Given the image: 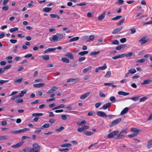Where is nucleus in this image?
Wrapping results in <instances>:
<instances>
[{"label": "nucleus", "instance_id": "obj_22", "mask_svg": "<svg viewBox=\"0 0 152 152\" xmlns=\"http://www.w3.org/2000/svg\"><path fill=\"white\" fill-rule=\"evenodd\" d=\"M133 52H130L128 54H126V53L123 54L122 55H123V57L124 56H126V57H131L132 55L133 54Z\"/></svg>", "mask_w": 152, "mask_h": 152}, {"label": "nucleus", "instance_id": "obj_34", "mask_svg": "<svg viewBox=\"0 0 152 152\" xmlns=\"http://www.w3.org/2000/svg\"><path fill=\"white\" fill-rule=\"evenodd\" d=\"M50 126L49 124L45 123L40 128L41 129H43L44 128H48Z\"/></svg>", "mask_w": 152, "mask_h": 152}, {"label": "nucleus", "instance_id": "obj_35", "mask_svg": "<svg viewBox=\"0 0 152 152\" xmlns=\"http://www.w3.org/2000/svg\"><path fill=\"white\" fill-rule=\"evenodd\" d=\"M64 129V126H61L59 128L55 129V131L56 132H60L63 130Z\"/></svg>", "mask_w": 152, "mask_h": 152}, {"label": "nucleus", "instance_id": "obj_52", "mask_svg": "<svg viewBox=\"0 0 152 152\" xmlns=\"http://www.w3.org/2000/svg\"><path fill=\"white\" fill-rule=\"evenodd\" d=\"M139 96H136L133 97L131 99L134 101H136L139 99Z\"/></svg>", "mask_w": 152, "mask_h": 152}, {"label": "nucleus", "instance_id": "obj_41", "mask_svg": "<svg viewBox=\"0 0 152 152\" xmlns=\"http://www.w3.org/2000/svg\"><path fill=\"white\" fill-rule=\"evenodd\" d=\"M129 73L130 74H133L135 73L136 72V69L134 68L131 69L128 71Z\"/></svg>", "mask_w": 152, "mask_h": 152}, {"label": "nucleus", "instance_id": "obj_40", "mask_svg": "<svg viewBox=\"0 0 152 152\" xmlns=\"http://www.w3.org/2000/svg\"><path fill=\"white\" fill-rule=\"evenodd\" d=\"M19 130V133H23L25 131H27L29 130V129L28 128H25L23 129H20L19 130Z\"/></svg>", "mask_w": 152, "mask_h": 152}, {"label": "nucleus", "instance_id": "obj_7", "mask_svg": "<svg viewBox=\"0 0 152 152\" xmlns=\"http://www.w3.org/2000/svg\"><path fill=\"white\" fill-rule=\"evenodd\" d=\"M119 132L118 131H114L110 133L107 136V137L109 138H113L114 136L117 135Z\"/></svg>", "mask_w": 152, "mask_h": 152}, {"label": "nucleus", "instance_id": "obj_50", "mask_svg": "<svg viewBox=\"0 0 152 152\" xmlns=\"http://www.w3.org/2000/svg\"><path fill=\"white\" fill-rule=\"evenodd\" d=\"M119 43L118 41L116 39L113 40L111 42V44L113 45H118Z\"/></svg>", "mask_w": 152, "mask_h": 152}, {"label": "nucleus", "instance_id": "obj_29", "mask_svg": "<svg viewBox=\"0 0 152 152\" xmlns=\"http://www.w3.org/2000/svg\"><path fill=\"white\" fill-rule=\"evenodd\" d=\"M84 133L87 136H90L93 135L94 133L91 132L89 131H86L84 132Z\"/></svg>", "mask_w": 152, "mask_h": 152}, {"label": "nucleus", "instance_id": "obj_5", "mask_svg": "<svg viewBox=\"0 0 152 152\" xmlns=\"http://www.w3.org/2000/svg\"><path fill=\"white\" fill-rule=\"evenodd\" d=\"M49 39L51 42H55L56 41H60L61 40V38L58 37V35H53L52 36V38H50Z\"/></svg>", "mask_w": 152, "mask_h": 152}, {"label": "nucleus", "instance_id": "obj_62", "mask_svg": "<svg viewBox=\"0 0 152 152\" xmlns=\"http://www.w3.org/2000/svg\"><path fill=\"white\" fill-rule=\"evenodd\" d=\"M9 81V80H0V84H3L4 83H7Z\"/></svg>", "mask_w": 152, "mask_h": 152}, {"label": "nucleus", "instance_id": "obj_51", "mask_svg": "<svg viewBox=\"0 0 152 152\" xmlns=\"http://www.w3.org/2000/svg\"><path fill=\"white\" fill-rule=\"evenodd\" d=\"M145 60L144 58L138 59L137 60V62L139 63H143L145 61Z\"/></svg>", "mask_w": 152, "mask_h": 152}, {"label": "nucleus", "instance_id": "obj_57", "mask_svg": "<svg viewBox=\"0 0 152 152\" xmlns=\"http://www.w3.org/2000/svg\"><path fill=\"white\" fill-rule=\"evenodd\" d=\"M99 51L97 52H92L90 53V55H95L99 54Z\"/></svg>", "mask_w": 152, "mask_h": 152}, {"label": "nucleus", "instance_id": "obj_63", "mask_svg": "<svg viewBox=\"0 0 152 152\" xmlns=\"http://www.w3.org/2000/svg\"><path fill=\"white\" fill-rule=\"evenodd\" d=\"M86 58L85 57H80L79 58L78 61H79L81 62L85 60Z\"/></svg>", "mask_w": 152, "mask_h": 152}, {"label": "nucleus", "instance_id": "obj_23", "mask_svg": "<svg viewBox=\"0 0 152 152\" xmlns=\"http://www.w3.org/2000/svg\"><path fill=\"white\" fill-rule=\"evenodd\" d=\"M152 140H148V143L147 148H150L152 147Z\"/></svg>", "mask_w": 152, "mask_h": 152}, {"label": "nucleus", "instance_id": "obj_28", "mask_svg": "<svg viewBox=\"0 0 152 152\" xmlns=\"http://www.w3.org/2000/svg\"><path fill=\"white\" fill-rule=\"evenodd\" d=\"M42 57L43 59L45 60H48L49 59V56L48 55L42 56Z\"/></svg>", "mask_w": 152, "mask_h": 152}, {"label": "nucleus", "instance_id": "obj_9", "mask_svg": "<svg viewBox=\"0 0 152 152\" xmlns=\"http://www.w3.org/2000/svg\"><path fill=\"white\" fill-rule=\"evenodd\" d=\"M23 142H20L15 145H14L11 146L12 147L14 148H19L23 144Z\"/></svg>", "mask_w": 152, "mask_h": 152}, {"label": "nucleus", "instance_id": "obj_60", "mask_svg": "<svg viewBox=\"0 0 152 152\" xmlns=\"http://www.w3.org/2000/svg\"><path fill=\"white\" fill-rule=\"evenodd\" d=\"M62 119L64 120H65L67 119V117L66 115H61Z\"/></svg>", "mask_w": 152, "mask_h": 152}, {"label": "nucleus", "instance_id": "obj_59", "mask_svg": "<svg viewBox=\"0 0 152 152\" xmlns=\"http://www.w3.org/2000/svg\"><path fill=\"white\" fill-rule=\"evenodd\" d=\"M65 108L69 110H71L72 109V106L71 104H69L68 106L66 107Z\"/></svg>", "mask_w": 152, "mask_h": 152}, {"label": "nucleus", "instance_id": "obj_54", "mask_svg": "<svg viewBox=\"0 0 152 152\" xmlns=\"http://www.w3.org/2000/svg\"><path fill=\"white\" fill-rule=\"evenodd\" d=\"M147 99V98L146 96L143 97L141 98L140 99V102H143L146 100Z\"/></svg>", "mask_w": 152, "mask_h": 152}, {"label": "nucleus", "instance_id": "obj_56", "mask_svg": "<svg viewBox=\"0 0 152 152\" xmlns=\"http://www.w3.org/2000/svg\"><path fill=\"white\" fill-rule=\"evenodd\" d=\"M110 100L113 102H114L116 101L115 98L114 96H112L110 98Z\"/></svg>", "mask_w": 152, "mask_h": 152}, {"label": "nucleus", "instance_id": "obj_21", "mask_svg": "<svg viewBox=\"0 0 152 152\" xmlns=\"http://www.w3.org/2000/svg\"><path fill=\"white\" fill-rule=\"evenodd\" d=\"M118 94L119 95H122L123 96H127L129 94V93H127L123 91H119L118 92Z\"/></svg>", "mask_w": 152, "mask_h": 152}, {"label": "nucleus", "instance_id": "obj_13", "mask_svg": "<svg viewBox=\"0 0 152 152\" xmlns=\"http://www.w3.org/2000/svg\"><path fill=\"white\" fill-rule=\"evenodd\" d=\"M152 82V80L150 79H148L143 81L142 83H141L142 85L148 84Z\"/></svg>", "mask_w": 152, "mask_h": 152}, {"label": "nucleus", "instance_id": "obj_64", "mask_svg": "<svg viewBox=\"0 0 152 152\" xmlns=\"http://www.w3.org/2000/svg\"><path fill=\"white\" fill-rule=\"evenodd\" d=\"M99 95L100 96L102 97H105L106 96L105 94L102 92H99Z\"/></svg>", "mask_w": 152, "mask_h": 152}, {"label": "nucleus", "instance_id": "obj_24", "mask_svg": "<svg viewBox=\"0 0 152 152\" xmlns=\"http://www.w3.org/2000/svg\"><path fill=\"white\" fill-rule=\"evenodd\" d=\"M111 104V103H108L104 104L103 106V108L104 110L106 109L110 106Z\"/></svg>", "mask_w": 152, "mask_h": 152}, {"label": "nucleus", "instance_id": "obj_17", "mask_svg": "<svg viewBox=\"0 0 152 152\" xmlns=\"http://www.w3.org/2000/svg\"><path fill=\"white\" fill-rule=\"evenodd\" d=\"M24 152H33L32 148H26L22 149Z\"/></svg>", "mask_w": 152, "mask_h": 152}, {"label": "nucleus", "instance_id": "obj_12", "mask_svg": "<svg viewBox=\"0 0 152 152\" xmlns=\"http://www.w3.org/2000/svg\"><path fill=\"white\" fill-rule=\"evenodd\" d=\"M91 92H88L84 94L81 95L80 97V98L81 99H84L87 98L90 94Z\"/></svg>", "mask_w": 152, "mask_h": 152}, {"label": "nucleus", "instance_id": "obj_61", "mask_svg": "<svg viewBox=\"0 0 152 152\" xmlns=\"http://www.w3.org/2000/svg\"><path fill=\"white\" fill-rule=\"evenodd\" d=\"M69 150V149L68 148H64V149H58V151H61V152L63 151H64V152H66V151H68Z\"/></svg>", "mask_w": 152, "mask_h": 152}, {"label": "nucleus", "instance_id": "obj_39", "mask_svg": "<svg viewBox=\"0 0 152 152\" xmlns=\"http://www.w3.org/2000/svg\"><path fill=\"white\" fill-rule=\"evenodd\" d=\"M79 39V37H74L70 39L69 40V42H71L73 41H77Z\"/></svg>", "mask_w": 152, "mask_h": 152}, {"label": "nucleus", "instance_id": "obj_55", "mask_svg": "<svg viewBox=\"0 0 152 152\" xmlns=\"http://www.w3.org/2000/svg\"><path fill=\"white\" fill-rule=\"evenodd\" d=\"M11 65H9L4 67L3 68L4 71V72L6 70H7L9 69L11 67Z\"/></svg>", "mask_w": 152, "mask_h": 152}, {"label": "nucleus", "instance_id": "obj_32", "mask_svg": "<svg viewBox=\"0 0 152 152\" xmlns=\"http://www.w3.org/2000/svg\"><path fill=\"white\" fill-rule=\"evenodd\" d=\"M107 68V66L106 64H104V66H102L99 67V68L100 70H102L106 69Z\"/></svg>", "mask_w": 152, "mask_h": 152}, {"label": "nucleus", "instance_id": "obj_26", "mask_svg": "<svg viewBox=\"0 0 152 152\" xmlns=\"http://www.w3.org/2000/svg\"><path fill=\"white\" fill-rule=\"evenodd\" d=\"M26 90H24L23 91H21L19 95H18L19 96V97H22L24 95V94H26Z\"/></svg>", "mask_w": 152, "mask_h": 152}, {"label": "nucleus", "instance_id": "obj_18", "mask_svg": "<svg viewBox=\"0 0 152 152\" xmlns=\"http://www.w3.org/2000/svg\"><path fill=\"white\" fill-rule=\"evenodd\" d=\"M122 28L123 27H121L120 28L115 29L113 31L112 33L113 34H115L117 33L118 32L122 30Z\"/></svg>", "mask_w": 152, "mask_h": 152}, {"label": "nucleus", "instance_id": "obj_27", "mask_svg": "<svg viewBox=\"0 0 152 152\" xmlns=\"http://www.w3.org/2000/svg\"><path fill=\"white\" fill-rule=\"evenodd\" d=\"M61 60L64 62L68 63L69 62V60L66 57L62 58H61Z\"/></svg>", "mask_w": 152, "mask_h": 152}, {"label": "nucleus", "instance_id": "obj_20", "mask_svg": "<svg viewBox=\"0 0 152 152\" xmlns=\"http://www.w3.org/2000/svg\"><path fill=\"white\" fill-rule=\"evenodd\" d=\"M8 139V136L7 135L0 136V140H6Z\"/></svg>", "mask_w": 152, "mask_h": 152}, {"label": "nucleus", "instance_id": "obj_2", "mask_svg": "<svg viewBox=\"0 0 152 152\" xmlns=\"http://www.w3.org/2000/svg\"><path fill=\"white\" fill-rule=\"evenodd\" d=\"M33 152H39L40 149V147L37 143H34L32 148Z\"/></svg>", "mask_w": 152, "mask_h": 152}, {"label": "nucleus", "instance_id": "obj_11", "mask_svg": "<svg viewBox=\"0 0 152 152\" xmlns=\"http://www.w3.org/2000/svg\"><path fill=\"white\" fill-rule=\"evenodd\" d=\"M97 115L98 116L103 117H106L107 115L106 114L102 111H98L97 112Z\"/></svg>", "mask_w": 152, "mask_h": 152}, {"label": "nucleus", "instance_id": "obj_48", "mask_svg": "<svg viewBox=\"0 0 152 152\" xmlns=\"http://www.w3.org/2000/svg\"><path fill=\"white\" fill-rule=\"evenodd\" d=\"M111 72L110 71H108L106 74L104 75V77L106 78H108L111 75Z\"/></svg>", "mask_w": 152, "mask_h": 152}, {"label": "nucleus", "instance_id": "obj_3", "mask_svg": "<svg viewBox=\"0 0 152 152\" xmlns=\"http://www.w3.org/2000/svg\"><path fill=\"white\" fill-rule=\"evenodd\" d=\"M121 121V118H118L113 121L109 124L110 127L113 126L118 124Z\"/></svg>", "mask_w": 152, "mask_h": 152}, {"label": "nucleus", "instance_id": "obj_4", "mask_svg": "<svg viewBox=\"0 0 152 152\" xmlns=\"http://www.w3.org/2000/svg\"><path fill=\"white\" fill-rule=\"evenodd\" d=\"M147 38V37H143L138 41V42L140 43L141 45H143L148 42V40L146 39Z\"/></svg>", "mask_w": 152, "mask_h": 152}, {"label": "nucleus", "instance_id": "obj_42", "mask_svg": "<svg viewBox=\"0 0 152 152\" xmlns=\"http://www.w3.org/2000/svg\"><path fill=\"white\" fill-rule=\"evenodd\" d=\"M86 121L85 120H83L80 123H77V124L79 126H81L83 124H86Z\"/></svg>", "mask_w": 152, "mask_h": 152}, {"label": "nucleus", "instance_id": "obj_30", "mask_svg": "<svg viewBox=\"0 0 152 152\" xmlns=\"http://www.w3.org/2000/svg\"><path fill=\"white\" fill-rule=\"evenodd\" d=\"M123 56L122 54L118 56H115L112 57V58L114 60L120 58H123Z\"/></svg>", "mask_w": 152, "mask_h": 152}, {"label": "nucleus", "instance_id": "obj_36", "mask_svg": "<svg viewBox=\"0 0 152 152\" xmlns=\"http://www.w3.org/2000/svg\"><path fill=\"white\" fill-rule=\"evenodd\" d=\"M50 16L52 18H60L56 14H51Z\"/></svg>", "mask_w": 152, "mask_h": 152}, {"label": "nucleus", "instance_id": "obj_31", "mask_svg": "<svg viewBox=\"0 0 152 152\" xmlns=\"http://www.w3.org/2000/svg\"><path fill=\"white\" fill-rule=\"evenodd\" d=\"M65 106V105L64 104H61L60 105L57 106L53 108V110H56V109H59L61 108H64Z\"/></svg>", "mask_w": 152, "mask_h": 152}, {"label": "nucleus", "instance_id": "obj_47", "mask_svg": "<svg viewBox=\"0 0 152 152\" xmlns=\"http://www.w3.org/2000/svg\"><path fill=\"white\" fill-rule=\"evenodd\" d=\"M94 38V35H91L89 38L88 40H87L88 42H90L93 41Z\"/></svg>", "mask_w": 152, "mask_h": 152}, {"label": "nucleus", "instance_id": "obj_49", "mask_svg": "<svg viewBox=\"0 0 152 152\" xmlns=\"http://www.w3.org/2000/svg\"><path fill=\"white\" fill-rule=\"evenodd\" d=\"M105 13L104 12L101 14L99 17L98 19H103L105 17Z\"/></svg>", "mask_w": 152, "mask_h": 152}, {"label": "nucleus", "instance_id": "obj_6", "mask_svg": "<svg viewBox=\"0 0 152 152\" xmlns=\"http://www.w3.org/2000/svg\"><path fill=\"white\" fill-rule=\"evenodd\" d=\"M89 128V126L87 125H84L81 127H78L77 131L79 132H82L88 129Z\"/></svg>", "mask_w": 152, "mask_h": 152}, {"label": "nucleus", "instance_id": "obj_15", "mask_svg": "<svg viewBox=\"0 0 152 152\" xmlns=\"http://www.w3.org/2000/svg\"><path fill=\"white\" fill-rule=\"evenodd\" d=\"M45 85V84L44 83H40L38 84H34L33 85L34 87L39 88Z\"/></svg>", "mask_w": 152, "mask_h": 152}, {"label": "nucleus", "instance_id": "obj_43", "mask_svg": "<svg viewBox=\"0 0 152 152\" xmlns=\"http://www.w3.org/2000/svg\"><path fill=\"white\" fill-rule=\"evenodd\" d=\"M88 53V51H83L79 53L78 54L80 55L83 56L85 55L86 54H87Z\"/></svg>", "mask_w": 152, "mask_h": 152}, {"label": "nucleus", "instance_id": "obj_1", "mask_svg": "<svg viewBox=\"0 0 152 152\" xmlns=\"http://www.w3.org/2000/svg\"><path fill=\"white\" fill-rule=\"evenodd\" d=\"M126 130H122L119 134L117 135L116 138L118 139H120L123 138L126 134Z\"/></svg>", "mask_w": 152, "mask_h": 152}, {"label": "nucleus", "instance_id": "obj_38", "mask_svg": "<svg viewBox=\"0 0 152 152\" xmlns=\"http://www.w3.org/2000/svg\"><path fill=\"white\" fill-rule=\"evenodd\" d=\"M51 8L49 7H45L43 9V11L46 12H49L51 11Z\"/></svg>", "mask_w": 152, "mask_h": 152}, {"label": "nucleus", "instance_id": "obj_45", "mask_svg": "<svg viewBox=\"0 0 152 152\" xmlns=\"http://www.w3.org/2000/svg\"><path fill=\"white\" fill-rule=\"evenodd\" d=\"M18 27H15L14 28H12L10 29L9 31L10 32L12 33L14 32V31L18 30Z\"/></svg>", "mask_w": 152, "mask_h": 152}, {"label": "nucleus", "instance_id": "obj_53", "mask_svg": "<svg viewBox=\"0 0 152 152\" xmlns=\"http://www.w3.org/2000/svg\"><path fill=\"white\" fill-rule=\"evenodd\" d=\"M57 35L58 37H61V39L63 38V37L64 36H65V34L64 33L63 34H57Z\"/></svg>", "mask_w": 152, "mask_h": 152}, {"label": "nucleus", "instance_id": "obj_25", "mask_svg": "<svg viewBox=\"0 0 152 152\" xmlns=\"http://www.w3.org/2000/svg\"><path fill=\"white\" fill-rule=\"evenodd\" d=\"M92 68L91 66H89L88 67L84 69L83 71V72L84 73H86L87 72H88V71H89L90 69H91Z\"/></svg>", "mask_w": 152, "mask_h": 152}, {"label": "nucleus", "instance_id": "obj_19", "mask_svg": "<svg viewBox=\"0 0 152 152\" xmlns=\"http://www.w3.org/2000/svg\"><path fill=\"white\" fill-rule=\"evenodd\" d=\"M128 107H125L121 112V114L122 115H124L129 110Z\"/></svg>", "mask_w": 152, "mask_h": 152}, {"label": "nucleus", "instance_id": "obj_16", "mask_svg": "<svg viewBox=\"0 0 152 152\" xmlns=\"http://www.w3.org/2000/svg\"><path fill=\"white\" fill-rule=\"evenodd\" d=\"M65 56L71 59H73L74 58V56L73 54L70 53H67L65 54Z\"/></svg>", "mask_w": 152, "mask_h": 152}, {"label": "nucleus", "instance_id": "obj_58", "mask_svg": "<svg viewBox=\"0 0 152 152\" xmlns=\"http://www.w3.org/2000/svg\"><path fill=\"white\" fill-rule=\"evenodd\" d=\"M124 1L123 0H118L116 3V4L121 5L123 4Z\"/></svg>", "mask_w": 152, "mask_h": 152}, {"label": "nucleus", "instance_id": "obj_8", "mask_svg": "<svg viewBox=\"0 0 152 152\" xmlns=\"http://www.w3.org/2000/svg\"><path fill=\"white\" fill-rule=\"evenodd\" d=\"M58 89V88L57 87L55 86H53L51 89L46 92V93L48 94H52L54 91H57Z\"/></svg>", "mask_w": 152, "mask_h": 152}, {"label": "nucleus", "instance_id": "obj_44", "mask_svg": "<svg viewBox=\"0 0 152 152\" xmlns=\"http://www.w3.org/2000/svg\"><path fill=\"white\" fill-rule=\"evenodd\" d=\"M23 80V78H21L15 80L14 81V82L15 83H20Z\"/></svg>", "mask_w": 152, "mask_h": 152}, {"label": "nucleus", "instance_id": "obj_33", "mask_svg": "<svg viewBox=\"0 0 152 152\" xmlns=\"http://www.w3.org/2000/svg\"><path fill=\"white\" fill-rule=\"evenodd\" d=\"M71 146L72 145L70 143H65L61 145V146L62 147H69Z\"/></svg>", "mask_w": 152, "mask_h": 152}, {"label": "nucleus", "instance_id": "obj_14", "mask_svg": "<svg viewBox=\"0 0 152 152\" xmlns=\"http://www.w3.org/2000/svg\"><path fill=\"white\" fill-rule=\"evenodd\" d=\"M56 50V48H48L46 50L44 51V53H47L49 52H52L55 51Z\"/></svg>", "mask_w": 152, "mask_h": 152}, {"label": "nucleus", "instance_id": "obj_10", "mask_svg": "<svg viewBox=\"0 0 152 152\" xmlns=\"http://www.w3.org/2000/svg\"><path fill=\"white\" fill-rule=\"evenodd\" d=\"M131 130L133 132V133L135 134L136 135H137L139 133L140 130L136 128H131Z\"/></svg>", "mask_w": 152, "mask_h": 152}, {"label": "nucleus", "instance_id": "obj_46", "mask_svg": "<svg viewBox=\"0 0 152 152\" xmlns=\"http://www.w3.org/2000/svg\"><path fill=\"white\" fill-rule=\"evenodd\" d=\"M43 115V114L42 113H34L32 114V115L33 116H41Z\"/></svg>", "mask_w": 152, "mask_h": 152}, {"label": "nucleus", "instance_id": "obj_37", "mask_svg": "<svg viewBox=\"0 0 152 152\" xmlns=\"http://www.w3.org/2000/svg\"><path fill=\"white\" fill-rule=\"evenodd\" d=\"M139 16H140L139 18H144L145 17H147V15L146 14L145 15H142L141 13H139L137 15V17H138Z\"/></svg>", "mask_w": 152, "mask_h": 152}]
</instances>
